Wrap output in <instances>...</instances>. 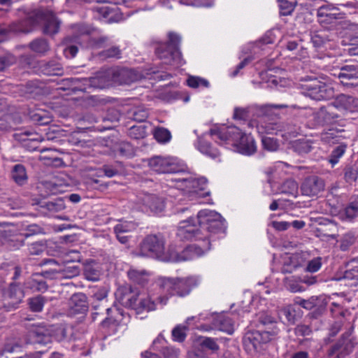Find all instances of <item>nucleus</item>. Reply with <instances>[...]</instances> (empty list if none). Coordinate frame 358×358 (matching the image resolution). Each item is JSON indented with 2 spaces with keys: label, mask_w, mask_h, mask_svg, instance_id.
<instances>
[{
  "label": "nucleus",
  "mask_w": 358,
  "mask_h": 358,
  "mask_svg": "<svg viewBox=\"0 0 358 358\" xmlns=\"http://www.w3.org/2000/svg\"><path fill=\"white\" fill-rule=\"evenodd\" d=\"M199 344L203 349L210 350L213 352H216L219 350V345L216 343V340L213 338H201Z\"/></svg>",
  "instance_id": "nucleus-54"
},
{
  "label": "nucleus",
  "mask_w": 358,
  "mask_h": 358,
  "mask_svg": "<svg viewBox=\"0 0 358 358\" xmlns=\"http://www.w3.org/2000/svg\"><path fill=\"white\" fill-rule=\"evenodd\" d=\"M0 242L11 250H18L24 244L22 234L12 222H0Z\"/></svg>",
  "instance_id": "nucleus-10"
},
{
  "label": "nucleus",
  "mask_w": 358,
  "mask_h": 358,
  "mask_svg": "<svg viewBox=\"0 0 358 358\" xmlns=\"http://www.w3.org/2000/svg\"><path fill=\"white\" fill-rule=\"evenodd\" d=\"M298 184L293 179L285 180L280 187V192L288 196L296 197L298 195Z\"/></svg>",
  "instance_id": "nucleus-39"
},
{
  "label": "nucleus",
  "mask_w": 358,
  "mask_h": 358,
  "mask_svg": "<svg viewBox=\"0 0 358 358\" xmlns=\"http://www.w3.org/2000/svg\"><path fill=\"white\" fill-rule=\"evenodd\" d=\"M180 42L181 36L176 32L170 31L168 33L167 42L157 43L155 55L166 64L181 66L185 62L180 50Z\"/></svg>",
  "instance_id": "nucleus-4"
},
{
  "label": "nucleus",
  "mask_w": 358,
  "mask_h": 358,
  "mask_svg": "<svg viewBox=\"0 0 358 358\" xmlns=\"http://www.w3.org/2000/svg\"><path fill=\"white\" fill-rule=\"evenodd\" d=\"M62 21L48 10L36 9L29 13L25 18L10 25V31L15 33H29L34 27L40 26L42 33L53 37L60 30Z\"/></svg>",
  "instance_id": "nucleus-1"
},
{
  "label": "nucleus",
  "mask_w": 358,
  "mask_h": 358,
  "mask_svg": "<svg viewBox=\"0 0 358 358\" xmlns=\"http://www.w3.org/2000/svg\"><path fill=\"white\" fill-rule=\"evenodd\" d=\"M187 84L192 88H196L201 85L207 87L209 85L207 80L196 76H189L187 80Z\"/></svg>",
  "instance_id": "nucleus-58"
},
{
  "label": "nucleus",
  "mask_w": 358,
  "mask_h": 358,
  "mask_svg": "<svg viewBox=\"0 0 358 358\" xmlns=\"http://www.w3.org/2000/svg\"><path fill=\"white\" fill-rule=\"evenodd\" d=\"M24 233L22 234V238L29 237L34 235L44 234V229L39 224H31L27 225L24 229Z\"/></svg>",
  "instance_id": "nucleus-53"
},
{
  "label": "nucleus",
  "mask_w": 358,
  "mask_h": 358,
  "mask_svg": "<svg viewBox=\"0 0 358 358\" xmlns=\"http://www.w3.org/2000/svg\"><path fill=\"white\" fill-rule=\"evenodd\" d=\"M343 220L352 222L358 217V196L352 199L345 206L343 214Z\"/></svg>",
  "instance_id": "nucleus-32"
},
{
  "label": "nucleus",
  "mask_w": 358,
  "mask_h": 358,
  "mask_svg": "<svg viewBox=\"0 0 358 358\" xmlns=\"http://www.w3.org/2000/svg\"><path fill=\"white\" fill-rule=\"evenodd\" d=\"M353 348L354 345L350 338V334L346 332L341 336L336 343L331 347L328 355L329 357L336 355V358H344L352 352Z\"/></svg>",
  "instance_id": "nucleus-16"
},
{
  "label": "nucleus",
  "mask_w": 358,
  "mask_h": 358,
  "mask_svg": "<svg viewBox=\"0 0 358 358\" xmlns=\"http://www.w3.org/2000/svg\"><path fill=\"white\" fill-rule=\"evenodd\" d=\"M85 78H69L62 80V83L66 86L63 90L71 89L73 91L86 92L87 87L84 85Z\"/></svg>",
  "instance_id": "nucleus-35"
},
{
  "label": "nucleus",
  "mask_w": 358,
  "mask_h": 358,
  "mask_svg": "<svg viewBox=\"0 0 358 358\" xmlns=\"http://www.w3.org/2000/svg\"><path fill=\"white\" fill-rule=\"evenodd\" d=\"M130 71L126 69H108L99 71L95 76L85 78L84 85L87 87L86 92L93 88L103 89L108 87L113 83L126 84L131 80L129 78Z\"/></svg>",
  "instance_id": "nucleus-5"
},
{
  "label": "nucleus",
  "mask_w": 358,
  "mask_h": 358,
  "mask_svg": "<svg viewBox=\"0 0 358 358\" xmlns=\"http://www.w3.org/2000/svg\"><path fill=\"white\" fill-rule=\"evenodd\" d=\"M294 334L296 336H309L313 334V329L310 325L299 324L294 328Z\"/></svg>",
  "instance_id": "nucleus-59"
},
{
  "label": "nucleus",
  "mask_w": 358,
  "mask_h": 358,
  "mask_svg": "<svg viewBox=\"0 0 358 358\" xmlns=\"http://www.w3.org/2000/svg\"><path fill=\"white\" fill-rule=\"evenodd\" d=\"M196 148L203 154L215 159L220 155L218 150L213 148L211 144L202 138H199L196 145Z\"/></svg>",
  "instance_id": "nucleus-33"
},
{
  "label": "nucleus",
  "mask_w": 358,
  "mask_h": 358,
  "mask_svg": "<svg viewBox=\"0 0 358 358\" xmlns=\"http://www.w3.org/2000/svg\"><path fill=\"white\" fill-rule=\"evenodd\" d=\"M115 296L119 302L124 306L131 308L135 310L138 303L139 292L131 287H120Z\"/></svg>",
  "instance_id": "nucleus-19"
},
{
  "label": "nucleus",
  "mask_w": 358,
  "mask_h": 358,
  "mask_svg": "<svg viewBox=\"0 0 358 358\" xmlns=\"http://www.w3.org/2000/svg\"><path fill=\"white\" fill-rule=\"evenodd\" d=\"M300 80V86L304 95L313 100H327L334 96V90L332 87L314 76H306Z\"/></svg>",
  "instance_id": "nucleus-7"
},
{
  "label": "nucleus",
  "mask_w": 358,
  "mask_h": 358,
  "mask_svg": "<svg viewBox=\"0 0 358 358\" xmlns=\"http://www.w3.org/2000/svg\"><path fill=\"white\" fill-rule=\"evenodd\" d=\"M213 324L216 329L228 334H232L234 331V321L229 316H217L215 318Z\"/></svg>",
  "instance_id": "nucleus-30"
},
{
  "label": "nucleus",
  "mask_w": 358,
  "mask_h": 358,
  "mask_svg": "<svg viewBox=\"0 0 358 358\" xmlns=\"http://www.w3.org/2000/svg\"><path fill=\"white\" fill-rule=\"evenodd\" d=\"M187 329V327L185 325H177L172 330V336L175 341L182 342L185 341L186 338L185 331Z\"/></svg>",
  "instance_id": "nucleus-57"
},
{
  "label": "nucleus",
  "mask_w": 358,
  "mask_h": 358,
  "mask_svg": "<svg viewBox=\"0 0 358 358\" xmlns=\"http://www.w3.org/2000/svg\"><path fill=\"white\" fill-rule=\"evenodd\" d=\"M122 51L118 46L113 45L108 49H105L98 53L101 59H120L121 58Z\"/></svg>",
  "instance_id": "nucleus-40"
},
{
  "label": "nucleus",
  "mask_w": 358,
  "mask_h": 358,
  "mask_svg": "<svg viewBox=\"0 0 358 358\" xmlns=\"http://www.w3.org/2000/svg\"><path fill=\"white\" fill-rule=\"evenodd\" d=\"M322 266V258L320 257L313 258L310 261L308 262L306 271L315 273L320 270Z\"/></svg>",
  "instance_id": "nucleus-62"
},
{
  "label": "nucleus",
  "mask_w": 358,
  "mask_h": 358,
  "mask_svg": "<svg viewBox=\"0 0 358 358\" xmlns=\"http://www.w3.org/2000/svg\"><path fill=\"white\" fill-rule=\"evenodd\" d=\"M324 188V180L315 175L306 177L301 185L302 194L310 197L317 196Z\"/></svg>",
  "instance_id": "nucleus-14"
},
{
  "label": "nucleus",
  "mask_w": 358,
  "mask_h": 358,
  "mask_svg": "<svg viewBox=\"0 0 358 358\" xmlns=\"http://www.w3.org/2000/svg\"><path fill=\"white\" fill-rule=\"evenodd\" d=\"M155 138L159 143H167L171 140V132L164 127H157L154 132Z\"/></svg>",
  "instance_id": "nucleus-52"
},
{
  "label": "nucleus",
  "mask_w": 358,
  "mask_h": 358,
  "mask_svg": "<svg viewBox=\"0 0 358 358\" xmlns=\"http://www.w3.org/2000/svg\"><path fill=\"white\" fill-rule=\"evenodd\" d=\"M294 303L298 304L306 310H311L319 306L320 299L315 296H313L308 299L296 298L294 299Z\"/></svg>",
  "instance_id": "nucleus-44"
},
{
  "label": "nucleus",
  "mask_w": 358,
  "mask_h": 358,
  "mask_svg": "<svg viewBox=\"0 0 358 358\" xmlns=\"http://www.w3.org/2000/svg\"><path fill=\"white\" fill-rule=\"evenodd\" d=\"M10 177L19 187H23L28 184L29 176L27 170L26 166L22 164H16L12 166Z\"/></svg>",
  "instance_id": "nucleus-24"
},
{
  "label": "nucleus",
  "mask_w": 358,
  "mask_h": 358,
  "mask_svg": "<svg viewBox=\"0 0 358 358\" xmlns=\"http://www.w3.org/2000/svg\"><path fill=\"white\" fill-rule=\"evenodd\" d=\"M41 266L45 265H50L51 267L49 269L42 271L41 272H37V274H40L42 278L45 279H55L59 278V269L55 267L59 266L58 262L55 259H45L41 261L39 264Z\"/></svg>",
  "instance_id": "nucleus-27"
},
{
  "label": "nucleus",
  "mask_w": 358,
  "mask_h": 358,
  "mask_svg": "<svg viewBox=\"0 0 358 358\" xmlns=\"http://www.w3.org/2000/svg\"><path fill=\"white\" fill-rule=\"evenodd\" d=\"M278 334V329L273 326L271 330L250 331L243 337V346L250 353L258 352L262 345L271 341Z\"/></svg>",
  "instance_id": "nucleus-8"
},
{
  "label": "nucleus",
  "mask_w": 358,
  "mask_h": 358,
  "mask_svg": "<svg viewBox=\"0 0 358 358\" xmlns=\"http://www.w3.org/2000/svg\"><path fill=\"white\" fill-rule=\"evenodd\" d=\"M45 302V297L41 295L29 299V308L33 312H41Z\"/></svg>",
  "instance_id": "nucleus-49"
},
{
  "label": "nucleus",
  "mask_w": 358,
  "mask_h": 358,
  "mask_svg": "<svg viewBox=\"0 0 358 358\" xmlns=\"http://www.w3.org/2000/svg\"><path fill=\"white\" fill-rule=\"evenodd\" d=\"M46 248L45 243L43 241H37L28 245V253L30 255H40Z\"/></svg>",
  "instance_id": "nucleus-56"
},
{
  "label": "nucleus",
  "mask_w": 358,
  "mask_h": 358,
  "mask_svg": "<svg viewBox=\"0 0 358 358\" xmlns=\"http://www.w3.org/2000/svg\"><path fill=\"white\" fill-rule=\"evenodd\" d=\"M83 275L90 281H97L101 275L99 264L94 260H87L83 265Z\"/></svg>",
  "instance_id": "nucleus-28"
},
{
  "label": "nucleus",
  "mask_w": 358,
  "mask_h": 358,
  "mask_svg": "<svg viewBox=\"0 0 358 358\" xmlns=\"http://www.w3.org/2000/svg\"><path fill=\"white\" fill-rule=\"evenodd\" d=\"M332 106L338 110L350 112L358 111V99L350 95L341 94L332 103Z\"/></svg>",
  "instance_id": "nucleus-22"
},
{
  "label": "nucleus",
  "mask_w": 358,
  "mask_h": 358,
  "mask_svg": "<svg viewBox=\"0 0 358 358\" xmlns=\"http://www.w3.org/2000/svg\"><path fill=\"white\" fill-rule=\"evenodd\" d=\"M164 238L160 234H150L144 238L139 246V255L154 258L161 257L164 252Z\"/></svg>",
  "instance_id": "nucleus-9"
},
{
  "label": "nucleus",
  "mask_w": 358,
  "mask_h": 358,
  "mask_svg": "<svg viewBox=\"0 0 358 358\" xmlns=\"http://www.w3.org/2000/svg\"><path fill=\"white\" fill-rule=\"evenodd\" d=\"M143 202L152 211L161 212L164 208V203L162 199L154 194L146 195Z\"/></svg>",
  "instance_id": "nucleus-34"
},
{
  "label": "nucleus",
  "mask_w": 358,
  "mask_h": 358,
  "mask_svg": "<svg viewBox=\"0 0 358 358\" xmlns=\"http://www.w3.org/2000/svg\"><path fill=\"white\" fill-rule=\"evenodd\" d=\"M128 135L134 139L143 138L146 136V127L144 126H132L129 129Z\"/></svg>",
  "instance_id": "nucleus-55"
},
{
  "label": "nucleus",
  "mask_w": 358,
  "mask_h": 358,
  "mask_svg": "<svg viewBox=\"0 0 358 358\" xmlns=\"http://www.w3.org/2000/svg\"><path fill=\"white\" fill-rule=\"evenodd\" d=\"M319 23L325 28L327 25L334 23V21L342 18L341 14L335 8L320 7L317 10Z\"/></svg>",
  "instance_id": "nucleus-23"
},
{
  "label": "nucleus",
  "mask_w": 358,
  "mask_h": 358,
  "mask_svg": "<svg viewBox=\"0 0 358 358\" xmlns=\"http://www.w3.org/2000/svg\"><path fill=\"white\" fill-rule=\"evenodd\" d=\"M347 145L345 144H341L336 146L331 152L329 155V162L332 166L336 164L339 159L344 155L346 151Z\"/></svg>",
  "instance_id": "nucleus-48"
},
{
  "label": "nucleus",
  "mask_w": 358,
  "mask_h": 358,
  "mask_svg": "<svg viewBox=\"0 0 358 358\" xmlns=\"http://www.w3.org/2000/svg\"><path fill=\"white\" fill-rule=\"evenodd\" d=\"M156 284L163 294L158 296L157 301L162 305H166L170 296L183 297L188 295L195 285V282L192 278L159 277Z\"/></svg>",
  "instance_id": "nucleus-3"
},
{
  "label": "nucleus",
  "mask_w": 358,
  "mask_h": 358,
  "mask_svg": "<svg viewBox=\"0 0 358 358\" xmlns=\"http://www.w3.org/2000/svg\"><path fill=\"white\" fill-rule=\"evenodd\" d=\"M199 227L204 234H207L209 239L213 235H224L227 227L225 220L222 215L208 209L200 210L196 216Z\"/></svg>",
  "instance_id": "nucleus-6"
},
{
  "label": "nucleus",
  "mask_w": 358,
  "mask_h": 358,
  "mask_svg": "<svg viewBox=\"0 0 358 358\" xmlns=\"http://www.w3.org/2000/svg\"><path fill=\"white\" fill-rule=\"evenodd\" d=\"M299 255H293L289 258V261L286 262L282 268L281 271L283 273H291L295 271L297 268L301 266V264L299 262Z\"/></svg>",
  "instance_id": "nucleus-45"
},
{
  "label": "nucleus",
  "mask_w": 358,
  "mask_h": 358,
  "mask_svg": "<svg viewBox=\"0 0 358 358\" xmlns=\"http://www.w3.org/2000/svg\"><path fill=\"white\" fill-rule=\"evenodd\" d=\"M59 278L71 279L79 275L80 268L78 266H68L64 269H59Z\"/></svg>",
  "instance_id": "nucleus-47"
},
{
  "label": "nucleus",
  "mask_w": 358,
  "mask_h": 358,
  "mask_svg": "<svg viewBox=\"0 0 358 358\" xmlns=\"http://www.w3.org/2000/svg\"><path fill=\"white\" fill-rule=\"evenodd\" d=\"M24 297V292L20 285L16 282L10 283L3 296L2 308L6 312H10L19 308Z\"/></svg>",
  "instance_id": "nucleus-12"
},
{
  "label": "nucleus",
  "mask_w": 358,
  "mask_h": 358,
  "mask_svg": "<svg viewBox=\"0 0 358 358\" xmlns=\"http://www.w3.org/2000/svg\"><path fill=\"white\" fill-rule=\"evenodd\" d=\"M32 205L38 206L37 210L45 215H53L55 213L62 211L66 208V203L63 198L57 197L52 200H39Z\"/></svg>",
  "instance_id": "nucleus-15"
},
{
  "label": "nucleus",
  "mask_w": 358,
  "mask_h": 358,
  "mask_svg": "<svg viewBox=\"0 0 358 358\" xmlns=\"http://www.w3.org/2000/svg\"><path fill=\"white\" fill-rule=\"evenodd\" d=\"M155 302L152 301L149 296H146L139 299L137 308H136L135 310L137 311L138 313H139L144 310L148 312L154 310H155Z\"/></svg>",
  "instance_id": "nucleus-41"
},
{
  "label": "nucleus",
  "mask_w": 358,
  "mask_h": 358,
  "mask_svg": "<svg viewBox=\"0 0 358 358\" xmlns=\"http://www.w3.org/2000/svg\"><path fill=\"white\" fill-rule=\"evenodd\" d=\"M16 62L15 57L11 54H6L0 57V71H4Z\"/></svg>",
  "instance_id": "nucleus-60"
},
{
  "label": "nucleus",
  "mask_w": 358,
  "mask_h": 358,
  "mask_svg": "<svg viewBox=\"0 0 358 358\" xmlns=\"http://www.w3.org/2000/svg\"><path fill=\"white\" fill-rule=\"evenodd\" d=\"M210 134L216 136L222 141H232L237 151L243 155H251L257 150L254 138L244 134L236 127L211 129Z\"/></svg>",
  "instance_id": "nucleus-2"
},
{
  "label": "nucleus",
  "mask_w": 358,
  "mask_h": 358,
  "mask_svg": "<svg viewBox=\"0 0 358 358\" xmlns=\"http://www.w3.org/2000/svg\"><path fill=\"white\" fill-rule=\"evenodd\" d=\"M294 150L300 155L307 154L310 152L312 149L311 142L307 140H298L294 143Z\"/></svg>",
  "instance_id": "nucleus-51"
},
{
  "label": "nucleus",
  "mask_w": 358,
  "mask_h": 358,
  "mask_svg": "<svg viewBox=\"0 0 358 358\" xmlns=\"http://www.w3.org/2000/svg\"><path fill=\"white\" fill-rule=\"evenodd\" d=\"M295 310L291 306L282 308L280 310L281 315L284 316L285 320L289 323H294L296 321Z\"/></svg>",
  "instance_id": "nucleus-63"
},
{
  "label": "nucleus",
  "mask_w": 358,
  "mask_h": 358,
  "mask_svg": "<svg viewBox=\"0 0 358 358\" xmlns=\"http://www.w3.org/2000/svg\"><path fill=\"white\" fill-rule=\"evenodd\" d=\"M117 152L123 157H131L135 154L134 146L129 142H122L117 148Z\"/></svg>",
  "instance_id": "nucleus-50"
},
{
  "label": "nucleus",
  "mask_w": 358,
  "mask_h": 358,
  "mask_svg": "<svg viewBox=\"0 0 358 358\" xmlns=\"http://www.w3.org/2000/svg\"><path fill=\"white\" fill-rule=\"evenodd\" d=\"M51 330L43 324H33L28 332L27 343L48 344L51 342Z\"/></svg>",
  "instance_id": "nucleus-17"
},
{
  "label": "nucleus",
  "mask_w": 358,
  "mask_h": 358,
  "mask_svg": "<svg viewBox=\"0 0 358 358\" xmlns=\"http://www.w3.org/2000/svg\"><path fill=\"white\" fill-rule=\"evenodd\" d=\"M262 142L264 148L271 152L277 150L279 146L277 141L271 137H263Z\"/></svg>",
  "instance_id": "nucleus-61"
},
{
  "label": "nucleus",
  "mask_w": 358,
  "mask_h": 358,
  "mask_svg": "<svg viewBox=\"0 0 358 358\" xmlns=\"http://www.w3.org/2000/svg\"><path fill=\"white\" fill-rule=\"evenodd\" d=\"M127 275L134 283L141 286L145 285L148 281V273L145 270L130 269L127 272Z\"/></svg>",
  "instance_id": "nucleus-36"
},
{
  "label": "nucleus",
  "mask_w": 358,
  "mask_h": 358,
  "mask_svg": "<svg viewBox=\"0 0 358 358\" xmlns=\"http://www.w3.org/2000/svg\"><path fill=\"white\" fill-rule=\"evenodd\" d=\"M343 179L345 182L352 184L358 178V168L355 165H347L343 171Z\"/></svg>",
  "instance_id": "nucleus-42"
},
{
  "label": "nucleus",
  "mask_w": 358,
  "mask_h": 358,
  "mask_svg": "<svg viewBox=\"0 0 358 358\" xmlns=\"http://www.w3.org/2000/svg\"><path fill=\"white\" fill-rule=\"evenodd\" d=\"M150 168L159 173H178L180 169L176 159L171 157L154 156L149 159Z\"/></svg>",
  "instance_id": "nucleus-13"
},
{
  "label": "nucleus",
  "mask_w": 358,
  "mask_h": 358,
  "mask_svg": "<svg viewBox=\"0 0 358 358\" xmlns=\"http://www.w3.org/2000/svg\"><path fill=\"white\" fill-rule=\"evenodd\" d=\"M177 236L181 241H198L207 238L208 235L203 233L201 229L195 224V220L192 217L179 222L177 229Z\"/></svg>",
  "instance_id": "nucleus-11"
},
{
  "label": "nucleus",
  "mask_w": 358,
  "mask_h": 358,
  "mask_svg": "<svg viewBox=\"0 0 358 358\" xmlns=\"http://www.w3.org/2000/svg\"><path fill=\"white\" fill-rule=\"evenodd\" d=\"M38 68L40 72L46 76H62L64 73L62 64L55 60L43 61Z\"/></svg>",
  "instance_id": "nucleus-26"
},
{
  "label": "nucleus",
  "mask_w": 358,
  "mask_h": 358,
  "mask_svg": "<svg viewBox=\"0 0 358 358\" xmlns=\"http://www.w3.org/2000/svg\"><path fill=\"white\" fill-rule=\"evenodd\" d=\"M110 44V38L106 36L92 37L90 38L88 45L92 49L105 48Z\"/></svg>",
  "instance_id": "nucleus-46"
},
{
  "label": "nucleus",
  "mask_w": 358,
  "mask_h": 358,
  "mask_svg": "<svg viewBox=\"0 0 358 358\" xmlns=\"http://www.w3.org/2000/svg\"><path fill=\"white\" fill-rule=\"evenodd\" d=\"M313 122L315 127H320L334 123L340 115L332 111V107L322 106L313 113Z\"/></svg>",
  "instance_id": "nucleus-18"
},
{
  "label": "nucleus",
  "mask_w": 358,
  "mask_h": 358,
  "mask_svg": "<svg viewBox=\"0 0 358 358\" xmlns=\"http://www.w3.org/2000/svg\"><path fill=\"white\" fill-rule=\"evenodd\" d=\"M355 237L352 234H345L341 241L340 248L342 251L348 250L350 245L355 243Z\"/></svg>",
  "instance_id": "nucleus-64"
},
{
  "label": "nucleus",
  "mask_w": 358,
  "mask_h": 358,
  "mask_svg": "<svg viewBox=\"0 0 358 358\" xmlns=\"http://www.w3.org/2000/svg\"><path fill=\"white\" fill-rule=\"evenodd\" d=\"M338 77L343 85L356 87L358 85V65H345L341 68Z\"/></svg>",
  "instance_id": "nucleus-20"
},
{
  "label": "nucleus",
  "mask_w": 358,
  "mask_h": 358,
  "mask_svg": "<svg viewBox=\"0 0 358 358\" xmlns=\"http://www.w3.org/2000/svg\"><path fill=\"white\" fill-rule=\"evenodd\" d=\"M87 296L81 292L73 294L69 301V306L75 313H84L88 309Z\"/></svg>",
  "instance_id": "nucleus-25"
},
{
  "label": "nucleus",
  "mask_w": 358,
  "mask_h": 358,
  "mask_svg": "<svg viewBox=\"0 0 358 358\" xmlns=\"http://www.w3.org/2000/svg\"><path fill=\"white\" fill-rule=\"evenodd\" d=\"M281 15H289L297 4L296 0H278Z\"/></svg>",
  "instance_id": "nucleus-43"
},
{
  "label": "nucleus",
  "mask_w": 358,
  "mask_h": 358,
  "mask_svg": "<svg viewBox=\"0 0 358 358\" xmlns=\"http://www.w3.org/2000/svg\"><path fill=\"white\" fill-rule=\"evenodd\" d=\"M191 182L193 184L191 190V196L201 198L209 195V192H204L207 185V180L205 178H194V180H191Z\"/></svg>",
  "instance_id": "nucleus-31"
},
{
  "label": "nucleus",
  "mask_w": 358,
  "mask_h": 358,
  "mask_svg": "<svg viewBox=\"0 0 358 358\" xmlns=\"http://www.w3.org/2000/svg\"><path fill=\"white\" fill-rule=\"evenodd\" d=\"M334 34L328 29H321L315 31L311 36V41L315 48L323 46L327 42L332 41Z\"/></svg>",
  "instance_id": "nucleus-29"
},
{
  "label": "nucleus",
  "mask_w": 358,
  "mask_h": 358,
  "mask_svg": "<svg viewBox=\"0 0 358 358\" xmlns=\"http://www.w3.org/2000/svg\"><path fill=\"white\" fill-rule=\"evenodd\" d=\"M29 48L34 52L45 55L50 50L48 41L43 38H38L29 44Z\"/></svg>",
  "instance_id": "nucleus-37"
},
{
  "label": "nucleus",
  "mask_w": 358,
  "mask_h": 358,
  "mask_svg": "<svg viewBox=\"0 0 358 358\" xmlns=\"http://www.w3.org/2000/svg\"><path fill=\"white\" fill-rule=\"evenodd\" d=\"M348 269L343 273V278L346 280H358V258H354L345 264Z\"/></svg>",
  "instance_id": "nucleus-38"
},
{
  "label": "nucleus",
  "mask_w": 358,
  "mask_h": 358,
  "mask_svg": "<svg viewBox=\"0 0 358 358\" xmlns=\"http://www.w3.org/2000/svg\"><path fill=\"white\" fill-rule=\"evenodd\" d=\"M202 241L201 245H191L187 247L182 253L178 256V260L185 261L192 259V257H188L190 253L197 257L202 255L204 252L210 249V241L208 238L199 239Z\"/></svg>",
  "instance_id": "nucleus-21"
}]
</instances>
